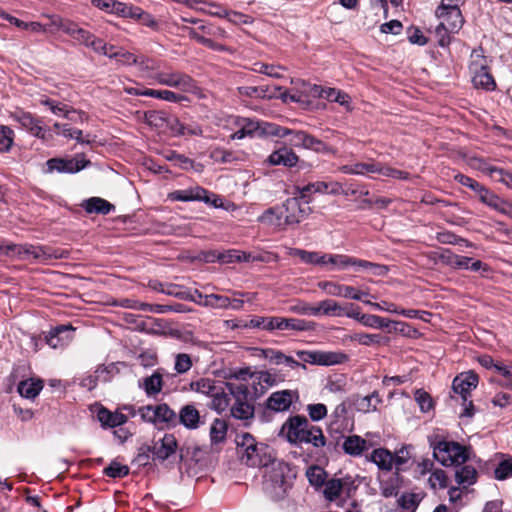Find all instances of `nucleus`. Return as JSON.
Wrapping results in <instances>:
<instances>
[{
    "instance_id": "nucleus-5",
    "label": "nucleus",
    "mask_w": 512,
    "mask_h": 512,
    "mask_svg": "<svg viewBox=\"0 0 512 512\" xmlns=\"http://www.w3.org/2000/svg\"><path fill=\"white\" fill-rule=\"evenodd\" d=\"M245 327L259 328L266 331L273 330H294V331H309L314 328V323L297 318H284V317H253Z\"/></svg>"
},
{
    "instance_id": "nucleus-39",
    "label": "nucleus",
    "mask_w": 512,
    "mask_h": 512,
    "mask_svg": "<svg viewBox=\"0 0 512 512\" xmlns=\"http://www.w3.org/2000/svg\"><path fill=\"white\" fill-rule=\"evenodd\" d=\"M222 384V382L216 381L214 379L201 378L197 381L191 382L190 388L192 391L211 397L214 393H216V391H219V387Z\"/></svg>"
},
{
    "instance_id": "nucleus-49",
    "label": "nucleus",
    "mask_w": 512,
    "mask_h": 512,
    "mask_svg": "<svg viewBox=\"0 0 512 512\" xmlns=\"http://www.w3.org/2000/svg\"><path fill=\"white\" fill-rule=\"evenodd\" d=\"M228 431V425L225 420L216 418L210 426V440L213 444H219L225 441Z\"/></svg>"
},
{
    "instance_id": "nucleus-31",
    "label": "nucleus",
    "mask_w": 512,
    "mask_h": 512,
    "mask_svg": "<svg viewBox=\"0 0 512 512\" xmlns=\"http://www.w3.org/2000/svg\"><path fill=\"white\" fill-rule=\"evenodd\" d=\"M84 210L89 213L107 215L115 210L113 204L100 197H91L82 203Z\"/></svg>"
},
{
    "instance_id": "nucleus-4",
    "label": "nucleus",
    "mask_w": 512,
    "mask_h": 512,
    "mask_svg": "<svg viewBox=\"0 0 512 512\" xmlns=\"http://www.w3.org/2000/svg\"><path fill=\"white\" fill-rule=\"evenodd\" d=\"M271 469L268 471L265 481L264 490L273 499H282L288 489L291 487L289 478V465L283 461H273L270 463Z\"/></svg>"
},
{
    "instance_id": "nucleus-36",
    "label": "nucleus",
    "mask_w": 512,
    "mask_h": 512,
    "mask_svg": "<svg viewBox=\"0 0 512 512\" xmlns=\"http://www.w3.org/2000/svg\"><path fill=\"white\" fill-rule=\"evenodd\" d=\"M19 394L27 399H34L43 389V381L40 379L29 378L18 384Z\"/></svg>"
},
{
    "instance_id": "nucleus-56",
    "label": "nucleus",
    "mask_w": 512,
    "mask_h": 512,
    "mask_svg": "<svg viewBox=\"0 0 512 512\" xmlns=\"http://www.w3.org/2000/svg\"><path fill=\"white\" fill-rule=\"evenodd\" d=\"M225 388L229 395H232L235 401H246L250 395L248 386L244 383L226 382Z\"/></svg>"
},
{
    "instance_id": "nucleus-26",
    "label": "nucleus",
    "mask_w": 512,
    "mask_h": 512,
    "mask_svg": "<svg viewBox=\"0 0 512 512\" xmlns=\"http://www.w3.org/2000/svg\"><path fill=\"white\" fill-rule=\"evenodd\" d=\"M298 161L299 157L296 153L286 146H282L273 151L268 157V162L274 166L283 165L285 167H294Z\"/></svg>"
},
{
    "instance_id": "nucleus-23",
    "label": "nucleus",
    "mask_w": 512,
    "mask_h": 512,
    "mask_svg": "<svg viewBox=\"0 0 512 512\" xmlns=\"http://www.w3.org/2000/svg\"><path fill=\"white\" fill-rule=\"evenodd\" d=\"M178 444L173 434H165L161 439L155 441L152 447V454L155 459L165 461L177 451Z\"/></svg>"
},
{
    "instance_id": "nucleus-22",
    "label": "nucleus",
    "mask_w": 512,
    "mask_h": 512,
    "mask_svg": "<svg viewBox=\"0 0 512 512\" xmlns=\"http://www.w3.org/2000/svg\"><path fill=\"white\" fill-rule=\"evenodd\" d=\"M74 328L71 325H60L49 331L45 343L53 349L63 348L72 340Z\"/></svg>"
},
{
    "instance_id": "nucleus-35",
    "label": "nucleus",
    "mask_w": 512,
    "mask_h": 512,
    "mask_svg": "<svg viewBox=\"0 0 512 512\" xmlns=\"http://www.w3.org/2000/svg\"><path fill=\"white\" fill-rule=\"evenodd\" d=\"M163 387L162 375L155 371L152 375L139 381V388L143 389L148 397L158 395Z\"/></svg>"
},
{
    "instance_id": "nucleus-10",
    "label": "nucleus",
    "mask_w": 512,
    "mask_h": 512,
    "mask_svg": "<svg viewBox=\"0 0 512 512\" xmlns=\"http://www.w3.org/2000/svg\"><path fill=\"white\" fill-rule=\"evenodd\" d=\"M157 84L176 88L186 93L195 92L198 89L196 81L187 73L176 70L157 72L154 75L148 74Z\"/></svg>"
},
{
    "instance_id": "nucleus-27",
    "label": "nucleus",
    "mask_w": 512,
    "mask_h": 512,
    "mask_svg": "<svg viewBox=\"0 0 512 512\" xmlns=\"http://www.w3.org/2000/svg\"><path fill=\"white\" fill-rule=\"evenodd\" d=\"M367 440L359 435H350L344 438L342 449L345 454L352 457H360L370 448Z\"/></svg>"
},
{
    "instance_id": "nucleus-12",
    "label": "nucleus",
    "mask_w": 512,
    "mask_h": 512,
    "mask_svg": "<svg viewBox=\"0 0 512 512\" xmlns=\"http://www.w3.org/2000/svg\"><path fill=\"white\" fill-rule=\"evenodd\" d=\"M231 124L236 129L235 132L230 135L231 140H241L246 137L266 134V128L264 127L266 123L256 119L234 116L231 119Z\"/></svg>"
},
{
    "instance_id": "nucleus-52",
    "label": "nucleus",
    "mask_w": 512,
    "mask_h": 512,
    "mask_svg": "<svg viewBox=\"0 0 512 512\" xmlns=\"http://www.w3.org/2000/svg\"><path fill=\"white\" fill-rule=\"evenodd\" d=\"M168 115L163 111L151 110L144 114V121L151 127L156 129L166 128Z\"/></svg>"
},
{
    "instance_id": "nucleus-51",
    "label": "nucleus",
    "mask_w": 512,
    "mask_h": 512,
    "mask_svg": "<svg viewBox=\"0 0 512 512\" xmlns=\"http://www.w3.org/2000/svg\"><path fill=\"white\" fill-rule=\"evenodd\" d=\"M454 179L461 185L466 186L473 190L477 196L479 197V200L484 197L485 194L489 191L488 188H486L484 185L479 183L478 181L474 180L473 178L466 176L464 174L458 173L454 176Z\"/></svg>"
},
{
    "instance_id": "nucleus-3",
    "label": "nucleus",
    "mask_w": 512,
    "mask_h": 512,
    "mask_svg": "<svg viewBox=\"0 0 512 512\" xmlns=\"http://www.w3.org/2000/svg\"><path fill=\"white\" fill-rule=\"evenodd\" d=\"M0 253L6 256L17 257L20 260L33 259L42 264H47L51 260L66 259L69 255V252L64 249L28 243H2L0 244Z\"/></svg>"
},
{
    "instance_id": "nucleus-30",
    "label": "nucleus",
    "mask_w": 512,
    "mask_h": 512,
    "mask_svg": "<svg viewBox=\"0 0 512 512\" xmlns=\"http://www.w3.org/2000/svg\"><path fill=\"white\" fill-rule=\"evenodd\" d=\"M483 204L512 219V203L489 190L480 200Z\"/></svg>"
},
{
    "instance_id": "nucleus-62",
    "label": "nucleus",
    "mask_w": 512,
    "mask_h": 512,
    "mask_svg": "<svg viewBox=\"0 0 512 512\" xmlns=\"http://www.w3.org/2000/svg\"><path fill=\"white\" fill-rule=\"evenodd\" d=\"M286 68L281 65L266 64V63H255L253 71L256 73L264 74L273 78L282 77L281 71H285Z\"/></svg>"
},
{
    "instance_id": "nucleus-13",
    "label": "nucleus",
    "mask_w": 512,
    "mask_h": 512,
    "mask_svg": "<svg viewBox=\"0 0 512 512\" xmlns=\"http://www.w3.org/2000/svg\"><path fill=\"white\" fill-rule=\"evenodd\" d=\"M90 165L84 154H76L72 158H51L47 160V172L53 173H77Z\"/></svg>"
},
{
    "instance_id": "nucleus-37",
    "label": "nucleus",
    "mask_w": 512,
    "mask_h": 512,
    "mask_svg": "<svg viewBox=\"0 0 512 512\" xmlns=\"http://www.w3.org/2000/svg\"><path fill=\"white\" fill-rule=\"evenodd\" d=\"M455 479L463 488L473 485L477 481V471L472 465H457Z\"/></svg>"
},
{
    "instance_id": "nucleus-8",
    "label": "nucleus",
    "mask_w": 512,
    "mask_h": 512,
    "mask_svg": "<svg viewBox=\"0 0 512 512\" xmlns=\"http://www.w3.org/2000/svg\"><path fill=\"white\" fill-rule=\"evenodd\" d=\"M168 199L170 201H179V202H204L207 205H210L214 208L223 207L222 198L207 189L195 185L186 189H180L172 191L168 194Z\"/></svg>"
},
{
    "instance_id": "nucleus-48",
    "label": "nucleus",
    "mask_w": 512,
    "mask_h": 512,
    "mask_svg": "<svg viewBox=\"0 0 512 512\" xmlns=\"http://www.w3.org/2000/svg\"><path fill=\"white\" fill-rule=\"evenodd\" d=\"M382 402V399L377 391L372 392L370 395L361 397L356 400V407L358 411L369 413L375 411L377 406Z\"/></svg>"
},
{
    "instance_id": "nucleus-58",
    "label": "nucleus",
    "mask_w": 512,
    "mask_h": 512,
    "mask_svg": "<svg viewBox=\"0 0 512 512\" xmlns=\"http://www.w3.org/2000/svg\"><path fill=\"white\" fill-rule=\"evenodd\" d=\"M350 339L363 346H376L381 345L384 338L380 334L354 333Z\"/></svg>"
},
{
    "instance_id": "nucleus-54",
    "label": "nucleus",
    "mask_w": 512,
    "mask_h": 512,
    "mask_svg": "<svg viewBox=\"0 0 512 512\" xmlns=\"http://www.w3.org/2000/svg\"><path fill=\"white\" fill-rule=\"evenodd\" d=\"M156 422L174 425L177 421V414L166 403L155 405Z\"/></svg>"
},
{
    "instance_id": "nucleus-46",
    "label": "nucleus",
    "mask_w": 512,
    "mask_h": 512,
    "mask_svg": "<svg viewBox=\"0 0 512 512\" xmlns=\"http://www.w3.org/2000/svg\"><path fill=\"white\" fill-rule=\"evenodd\" d=\"M311 188L321 195H339L342 192V184L334 180L312 182Z\"/></svg>"
},
{
    "instance_id": "nucleus-34",
    "label": "nucleus",
    "mask_w": 512,
    "mask_h": 512,
    "mask_svg": "<svg viewBox=\"0 0 512 512\" xmlns=\"http://www.w3.org/2000/svg\"><path fill=\"white\" fill-rule=\"evenodd\" d=\"M179 422L187 429H197L200 424V414L194 405L183 406L179 411Z\"/></svg>"
},
{
    "instance_id": "nucleus-17",
    "label": "nucleus",
    "mask_w": 512,
    "mask_h": 512,
    "mask_svg": "<svg viewBox=\"0 0 512 512\" xmlns=\"http://www.w3.org/2000/svg\"><path fill=\"white\" fill-rule=\"evenodd\" d=\"M440 22H445L447 29L451 32H458L464 23L461 10L457 5L445 4L441 2L435 12Z\"/></svg>"
},
{
    "instance_id": "nucleus-32",
    "label": "nucleus",
    "mask_w": 512,
    "mask_h": 512,
    "mask_svg": "<svg viewBox=\"0 0 512 512\" xmlns=\"http://www.w3.org/2000/svg\"><path fill=\"white\" fill-rule=\"evenodd\" d=\"M340 171L348 175H365L367 173H379L380 163L371 160L367 163L346 164L340 167Z\"/></svg>"
},
{
    "instance_id": "nucleus-14",
    "label": "nucleus",
    "mask_w": 512,
    "mask_h": 512,
    "mask_svg": "<svg viewBox=\"0 0 512 512\" xmlns=\"http://www.w3.org/2000/svg\"><path fill=\"white\" fill-rule=\"evenodd\" d=\"M284 212V223L288 226L297 225L306 219L311 213L312 209L296 195L284 201L281 205Z\"/></svg>"
},
{
    "instance_id": "nucleus-7",
    "label": "nucleus",
    "mask_w": 512,
    "mask_h": 512,
    "mask_svg": "<svg viewBox=\"0 0 512 512\" xmlns=\"http://www.w3.org/2000/svg\"><path fill=\"white\" fill-rule=\"evenodd\" d=\"M433 456L444 466H457L468 460L469 451L458 442L441 440L433 445Z\"/></svg>"
},
{
    "instance_id": "nucleus-20",
    "label": "nucleus",
    "mask_w": 512,
    "mask_h": 512,
    "mask_svg": "<svg viewBox=\"0 0 512 512\" xmlns=\"http://www.w3.org/2000/svg\"><path fill=\"white\" fill-rule=\"evenodd\" d=\"M347 406L344 402L338 404L330 415L328 432L336 438L343 437L348 430V420L346 418Z\"/></svg>"
},
{
    "instance_id": "nucleus-6",
    "label": "nucleus",
    "mask_w": 512,
    "mask_h": 512,
    "mask_svg": "<svg viewBox=\"0 0 512 512\" xmlns=\"http://www.w3.org/2000/svg\"><path fill=\"white\" fill-rule=\"evenodd\" d=\"M479 377L472 371L462 372L457 375L452 382V390L462 401L463 411L461 417H472L474 415V406L471 400V391L476 389Z\"/></svg>"
},
{
    "instance_id": "nucleus-29",
    "label": "nucleus",
    "mask_w": 512,
    "mask_h": 512,
    "mask_svg": "<svg viewBox=\"0 0 512 512\" xmlns=\"http://www.w3.org/2000/svg\"><path fill=\"white\" fill-rule=\"evenodd\" d=\"M285 217L282 206H274L266 209L259 217L258 221L262 224L277 228L284 229L288 226L284 223Z\"/></svg>"
},
{
    "instance_id": "nucleus-25",
    "label": "nucleus",
    "mask_w": 512,
    "mask_h": 512,
    "mask_svg": "<svg viewBox=\"0 0 512 512\" xmlns=\"http://www.w3.org/2000/svg\"><path fill=\"white\" fill-rule=\"evenodd\" d=\"M313 91L318 94L319 97L324 98L331 102H336L341 106H344L347 110H351V97L344 91L338 90L331 87H321L315 85Z\"/></svg>"
},
{
    "instance_id": "nucleus-59",
    "label": "nucleus",
    "mask_w": 512,
    "mask_h": 512,
    "mask_svg": "<svg viewBox=\"0 0 512 512\" xmlns=\"http://www.w3.org/2000/svg\"><path fill=\"white\" fill-rule=\"evenodd\" d=\"M391 323V320L378 315L363 314V317H361V324L369 328L385 329L388 328Z\"/></svg>"
},
{
    "instance_id": "nucleus-63",
    "label": "nucleus",
    "mask_w": 512,
    "mask_h": 512,
    "mask_svg": "<svg viewBox=\"0 0 512 512\" xmlns=\"http://www.w3.org/2000/svg\"><path fill=\"white\" fill-rule=\"evenodd\" d=\"M14 131L6 125H0V152L10 151L14 143Z\"/></svg>"
},
{
    "instance_id": "nucleus-11",
    "label": "nucleus",
    "mask_w": 512,
    "mask_h": 512,
    "mask_svg": "<svg viewBox=\"0 0 512 512\" xmlns=\"http://www.w3.org/2000/svg\"><path fill=\"white\" fill-rule=\"evenodd\" d=\"M471 59L469 69L473 73L472 82L474 86L487 91L494 90L496 84L487 69L485 57L479 51L474 50L471 54Z\"/></svg>"
},
{
    "instance_id": "nucleus-19",
    "label": "nucleus",
    "mask_w": 512,
    "mask_h": 512,
    "mask_svg": "<svg viewBox=\"0 0 512 512\" xmlns=\"http://www.w3.org/2000/svg\"><path fill=\"white\" fill-rule=\"evenodd\" d=\"M237 90L240 96L253 99H285L286 97L285 91L280 86H240Z\"/></svg>"
},
{
    "instance_id": "nucleus-2",
    "label": "nucleus",
    "mask_w": 512,
    "mask_h": 512,
    "mask_svg": "<svg viewBox=\"0 0 512 512\" xmlns=\"http://www.w3.org/2000/svg\"><path fill=\"white\" fill-rule=\"evenodd\" d=\"M279 436L290 444H309L315 449L326 445V437L319 426L311 424L305 416H290L282 425Z\"/></svg>"
},
{
    "instance_id": "nucleus-60",
    "label": "nucleus",
    "mask_w": 512,
    "mask_h": 512,
    "mask_svg": "<svg viewBox=\"0 0 512 512\" xmlns=\"http://www.w3.org/2000/svg\"><path fill=\"white\" fill-rule=\"evenodd\" d=\"M236 444L239 449V453H247L248 451L253 452V448L260 445L256 439L249 433H241L236 436Z\"/></svg>"
},
{
    "instance_id": "nucleus-16",
    "label": "nucleus",
    "mask_w": 512,
    "mask_h": 512,
    "mask_svg": "<svg viewBox=\"0 0 512 512\" xmlns=\"http://www.w3.org/2000/svg\"><path fill=\"white\" fill-rule=\"evenodd\" d=\"M10 117L32 136L41 140H47L49 138L50 134L46 127L42 125V121L32 113L24 110H16L11 113Z\"/></svg>"
},
{
    "instance_id": "nucleus-9",
    "label": "nucleus",
    "mask_w": 512,
    "mask_h": 512,
    "mask_svg": "<svg viewBox=\"0 0 512 512\" xmlns=\"http://www.w3.org/2000/svg\"><path fill=\"white\" fill-rule=\"evenodd\" d=\"M97 7L110 14H115L123 18L140 20L142 24L148 27H155L156 21L141 8L130 5L127 2H96Z\"/></svg>"
},
{
    "instance_id": "nucleus-15",
    "label": "nucleus",
    "mask_w": 512,
    "mask_h": 512,
    "mask_svg": "<svg viewBox=\"0 0 512 512\" xmlns=\"http://www.w3.org/2000/svg\"><path fill=\"white\" fill-rule=\"evenodd\" d=\"M297 355L303 362L321 366L338 365L348 360L345 353L333 351H298Z\"/></svg>"
},
{
    "instance_id": "nucleus-28",
    "label": "nucleus",
    "mask_w": 512,
    "mask_h": 512,
    "mask_svg": "<svg viewBox=\"0 0 512 512\" xmlns=\"http://www.w3.org/2000/svg\"><path fill=\"white\" fill-rule=\"evenodd\" d=\"M254 386V394L261 395L268 388L278 384L277 375L271 371H260L251 375Z\"/></svg>"
},
{
    "instance_id": "nucleus-33",
    "label": "nucleus",
    "mask_w": 512,
    "mask_h": 512,
    "mask_svg": "<svg viewBox=\"0 0 512 512\" xmlns=\"http://www.w3.org/2000/svg\"><path fill=\"white\" fill-rule=\"evenodd\" d=\"M380 470L390 471L394 464V455L386 448L374 449L369 458Z\"/></svg>"
},
{
    "instance_id": "nucleus-1",
    "label": "nucleus",
    "mask_w": 512,
    "mask_h": 512,
    "mask_svg": "<svg viewBox=\"0 0 512 512\" xmlns=\"http://www.w3.org/2000/svg\"><path fill=\"white\" fill-rule=\"evenodd\" d=\"M51 22L55 27L70 35L80 44L91 48L93 51L109 58H115L122 65H136L138 56L123 49H118L113 45L108 46L102 39L80 28L74 22L56 15L51 17Z\"/></svg>"
},
{
    "instance_id": "nucleus-55",
    "label": "nucleus",
    "mask_w": 512,
    "mask_h": 512,
    "mask_svg": "<svg viewBox=\"0 0 512 512\" xmlns=\"http://www.w3.org/2000/svg\"><path fill=\"white\" fill-rule=\"evenodd\" d=\"M448 478L445 471L441 468H435L427 479V484L430 489L436 491L437 489H444L447 487Z\"/></svg>"
},
{
    "instance_id": "nucleus-53",
    "label": "nucleus",
    "mask_w": 512,
    "mask_h": 512,
    "mask_svg": "<svg viewBox=\"0 0 512 512\" xmlns=\"http://www.w3.org/2000/svg\"><path fill=\"white\" fill-rule=\"evenodd\" d=\"M305 149L312 150L316 153H321V154H325V155H336L337 154V149L326 144L325 142L314 137L311 134H309V136H308Z\"/></svg>"
},
{
    "instance_id": "nucleus-61",
    "label": "nucleus",
    "mask_w": 512,
    "mask_h": 512,
    "mask_svg": "<svg viewBox=\"0 0 512 512\" xmlns=\"http://www.w3.org/2000/svg\"><path fill=\"white\" fill-rule=\"evenodd\" d=\"M399 483L398 476L393 475L389 477L387 480H383L380 482V492L381 495L385 498L394 497L399 492Z\"/></svg>"
},
{
    "instance_id": "nucleus-42",
    "label": "nucleus",
    "mask_w": 512,
    "mask_h": 512,
    "mask_svg": "<svg viewBox=\"0 0 512 512\" xmlns=\"http://www.w3.org/2000/svg\"><path fill=\"white\" fill-rule=\"evenodd\" d=\"M211 402L208 404L209 408L216 411L217 413L224 412L230 404L229 393L226 392V388L221 385L219 391H216L211 397Z\"/></svg>"
},
{
    "instance_id": "nucleus-64",
    "label": "nucleus",
    "mask_w": 512,
    "mask_h": 512,
    "mask_svg": "<svg viewBox=\"0 0 512 512\" xmlns=\"http://www.w3.org/2000/svg\"><path fill=\"white\" fill-rule=\"evenodd\" d=\"M309 483L314 487H321L325 484L326 472L319 466H312L306 472Z\"/></svg>"
},
{
    "instance_id": "nucleus-38",
    "label": "nucleus",
    "mask_w": 512,
    "mask_h": 512,
    "mask_svg": "<svg viewBox=\"0 0 512 512\" xmlns=\"http://www.w3.org/2000/svg\"><path fill=\"white\" fill-rule=\"evenodd\" d=\"M348 260V255L323 253L321 267L328 270H344L348 268Z\"/></svg>"
},
{
    "instance_id": "nucleus-41",
    "label": "nucleus",
    "mask_w": 512,
    "mask_h": 512,
    "mask_svg": "<svg viewBox=\"0 0 512 512\" xmlns=\"http://www.w3.org/2000/svg\"><path fill=\"white\" fill-rule=\"evenodd\" d=\"M353 266L357 269H364L370 271L373 275L383 276L388 272V268L385 265L373 263L367 260L357 259L349 256L348 267Z\"/></svg>"
},
{
    "instance_id": "nucleus-18",
    "label": "nucleus",
    "mask_w": 512,
    "mask_h": 512,
    "mask_svg": "<svg viewBox=\"0 0 512 512\" xmlns=\"http://www.w3.org/2000/svg\"><path fill=\"white\" fill-rule=\"evenodd\" d=\"M273 459V449L264 443L253 448V452L248 451L241 456V460L250 467H267Z\"/></svg>"
},
{
    "instance_id": "nucleus-50",
    "label": "nucleus",
    "mask_w": 512,
    "mask_h": 512,
    "mask_svg": "<svg viewBox=\"0 0 512 512\" xmlns=\"http://www.w3.org/2000/svg\"><path fill=\"white\" fill-rule=\"evenodd\" d=\"M423 497V493H404L399 497L397 502L403 510L415 512Z\"/></svg>"
},
{
    "instance_id": "nucleus-40",
    "label": "nucleus",
    "mask_w": 512,
    "mask_h": 512,
    "mask_svg": "<svg viewBox=\"0 0 512 512\" xmlns=\"http://www.w3.org/2000/svg\"><path fill=\"white\" fill-rule=\"evenodd\" d=\"M287 254L291 257H298L305 264L321 267L322 252L307 251L300 248H287Z\"/></svg>"
},
{
    "instance_id": "nucleus-24",
    "label": "nucleus",
    "mask_w": 512,
    "mask_h": 512,
    "mask_svg": "<svg viewBox=\"0 0 512 512\" xmlns=\"http://www.w3.org/2000/svg\"><path fill=\"white\" fill-rule=\"evenodd\" d=\"M97 419L103 428H118L128 422V416L119 407L114 412L101 407L97 412Z\"/></svg>"
},
{
    "instance_id": "nucleus-21",
    "label": "nucleus",
    "mask_w": 512,
    "mask_h": 512,
    "mask_svg": "<svg viewBox=\"0 0 512 512\" xmlns=\"http://www.w3.org/2000/svg\"><path fill=\"white\" fill-rule=\"evenodd\" d=\"M296 393L291 390L273 392L265 402V408L272 412H284L289 410Z\"/></svg>"
},
{
    "instance_id": "nucleus-43",
    "label": "nucleus",
    "mask_w": 512,
    "mask_h": 512,
    "mask_svg": "<svg viewBox=\"0 0 512 512\" xmlns=\"http://www.w3.org/2000/svg\"><path fill=\"white\" fill-rule=\"evenodd\" d=\"M344 307L335 300L325 299L318 303L319 308V316H329V317H343L344 316Z\"/></svg>"
},
{
    "instance_id": "nucleus-45",
    "label": "nucleus",
    "mask_w": 512,
    "mask_h": 512,
    "mask_svg": "<svg viewBox=\"0 0 512 512\" xmlns=\"http://www.w3.org/2000/svg\"><path fill=\"white\" fill-rule=\"evenodd\" d=\"M40 103L44 106H47L54 115L62 116L69 120H74L71 114L77 113V111L73 108H70L67 105L62 104L60 102H56L50 98H43L40 100Z\"/></svg>"
},
{
    "instance_id": "nucleus-57",
    "label": "nucleus",
    "mask_w": 512,
    "mask_h": 512,
    "mask_svg": "<svg viewBox=\"0 0 512 512\" xmlns=\"http://www.w3.org/2000/svg\"><path fill=\"white\" fill-rule=\"evenodd\" d=\"M343 484L340 479H330L324 484L323 495L326 500L334 501L341 495Z\"/></svg>"
},
{
    "instance_id": "nucleus-44",
    "label": "nucleus",
    "mask_w": 512,
    "mask_h": 512,
    "mask_svg": "<svg viewBox=\"0 0 512 512\" xmlns=\"http://www.w3.org/2000/svg\"><path fill=\"white\" fill-rule=\"evenodd\" d=\"M136 65L138 66L139 71L143 73V76L151 79L148 74L154 75L157 72H160V68L162 67V63L159 60L154 58H150L144 55L138 56Z\"/></svg>"
},
{
    "instance_id": "nucleus-47",
    "label": "nucleus",
    "mask_w": 512,
    "mask_h": 512,
    "mask_svg": "<svg viewBox=\"0 0 512 512\" xmlns=\"http://www.w3.org/2000/svg\"><path fill=\"white\" fill-rule=\"evenodd\" d=\"M231 415L235 419L250 420L254 417V406L246 401H235L231 407Z\"/></svg>"
}]
</instances>
